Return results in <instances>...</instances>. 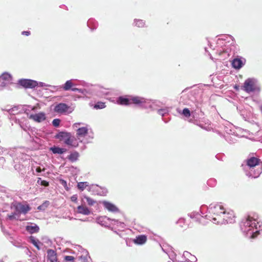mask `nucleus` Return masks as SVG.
I'll list each match as a JSON object with an SVG mask.
<instances>
[{"label": "nucleus", "mask_w": 262, "mask_h": 262, "mask_svg": "<svg viewBox=\"0 0 262 262\" xmlns=\"http://www.w3.org/2000/svg\"><path fill=\"white\" fill-rule=\"evenodd\" d=\"M262 223L258 220L256 213L248 215L243 218L240 223V228L243 233L248 238L256 237L262 229Z\"/></svg>", "instance_id": "2"}, {"label": "nucleus", "mask_w": 262, "mask_h": 262, "mask_svg": "<svg viewBox=\"0 0 262 262\" xmlns=\"http://www.w3.org/2000/svg\"><path fill=\"white\" fill-rule=\"evenodd\" d=\"M14 211L13 212V213H14V215L16 216L19 219L21 213L19 212V211H18L17 210V209L16 208V207L15 206H14Z\"/></svg>", "instance_id": "47"}, {"label": "nucleus", "mask_w": 262, "mask_h": 262, "mask_svg": "<svg viewBox=\"0 0 262 262\" xmlns=\"http://www.w3.org/2000/svg\"><path fill=\"white\" fill-rule=\"evenodd\" d=\"M84 199L86 200L87 203L90 206L94 205L96 202L93 199L86 195L84 196Z\"/></svg>", "instance_id": "39"}, {"label": "nucleus", "mask_w": 262, "mask_h": 262, "mask_svg": "<svg viewBox=\"0 0 262 262\" xmlns=\"http://www.w3.org/2000/svg\"><path fill=\"white\" fill-rule=\"evenodd\" d=\"M112 221L114 222L113 224L115 225L120 226L121 228H123L124 226V224L123 222H119L118 220L113 219Z\"/></svg>", "instance_id": "41"}, {"label": "nucleus", "mask_w": 262, "mask_h": 262, "mask_svg": "<svg viewBox=\"0 0 262 262\" xmlns=\"http://www.w3.org/2000/svg\"><path fill=\"white\" fill-rule=\"evenodd\" d=\"M199 212H192L188 214L187 217L181 218V224L183 225L181 227L184 229L189 227L190 224V219L198 220L199 216L204 217L205 212L207 214L204 217L210 220L214 224H223L225 223H233L235 222V215L232 210L227 211L224 206L220 203H213L209 207L206 205H202L200 207Z\"/></svg>", "instance_id": "1"}, {"label": "nucleus", "mask_w": 262, "mask_h": 262, "mask_svg": "<svg viewBox=\"0 0 262 262\" xmlns=\"http://www.w3.org/2000/svg\"><path fill=\"white\" fill-rule=\"evenodd\" d=\"M242 90L248 93L259 91L260 87L257 80L253 78H248L245 81Z\"/></svg>", "instance_id": "8"}, {"label": "nucleus", "mask_w": 262, "mask_h": 262, "mask_svg": "<svg viewBox=\"0 0 262 262\" xmlns=\"http://www.w3.org/2000/svg\"><path fill=\"white\" fill-rule=\"evenodd\" d=\"M79 157V153L74 151V152L70 154L67 157V158L72 162H76L78 160V158Z\"/></svg>", "instance_id": "29"}, {"label": "nucleus", "mask_w": 262, "mask_h": 262, "mask_svg": "<svg viewBox=\"0 0 262 262\" xmlns=\"http://www.w3.org/2000/svg\"><path fill=\"white\" fill-rule=\"evenodd\" d=\"M133 25L139 28H142L145 26V21L142 19H135Z\"/></svg>", "instance_id": "30"}, {"label": "nucleus", "mask_w": 262, "mask_h": 262, "mask_svg": "<svg viewBox=\"0 0 262 262\" xmlns=\"http://www.w3.org/2000/svg\"><path fill=\"white\" fill-rule=\"evenodd\" d=\"M162 247V250L164 252H165L167 254L169 258L171 259L173 261V262H177V261H175L174 260L175 254L172 252H171V253H169V251L168 250L165 249L163 247ZM178 262H179V261H178Z\"/></svg>", "instance_id": "35"}, {"label": "nucleus", "mask_w": 262, "mask_h": 262, "mask_svg": "<svg viewBox=\"0 0 262 262\" xmlns=\"http://www.w3.org/2000/svg\"><path fill=\"white\" fill-rule=\"evenodd\" d=\"M0 262H4V261L3 259H1Z\"/></svg>", "instance_id": "60"}, {"label": "nucleus", "mask_w": 262, "mask_h": 262, "mask_svg": "<svg viewBox=\"0 0 262 262\" xmlns=\"http://www.w3.org/2000/svg\"><path fill=\"white\" fill-rule=\"evenodd\" d=\"M195 112H191L188 108H184L181 112V115H183L185 118L186 120L190 122H192L195 118Z\"/></svg>", "instance_id": "15"}, {"label": "nucleus", "mask_w": 262, "mask_h": 262, "mask_svg": "<svg viewBox=\"0 0 262 262\" xmlns=\"http://www.w3.org/2000/svg\"><path fill=\"white\" fill-rule=\"evenodd\" d=\"M72 91L73 92H77L78 93H81L84 95H86L88 92V91L85 89H78V88H73Z\"/></svg>", "instance_id": "37"}, {"label": "nucleus", "mask_w": 262, "mask_h": 262, "mask_svg": "<svg viewBox=\"0 0 262 262\" xmlns=\"http://www.w3.org/2000/svg\"><path fill=\"white\" fill-rule=\"evenodd\" d=\"M88 131L86 127H82L77 130V138L81 142H82L81 138L84 137L88 134Z\"/></svg>", "instance_id": "22"}, {"label": "nucleus", "mask_w": 262, "mask_h": 262, "mask_svg": "<svg viewBox=\"0 0 262 262\" xmlns=\"http://www.w3.org/2000/svg\"><path fill=\"white\" fill-rule=\"evenodd\" d=\"M177 110L178 112L180 114V109L179 108H178Z\"/></svg>", "instance_id": "56"}, {"label": "nucleus", "mask_w": 262, "mask_h": 262, "mask_svg": "<svg viewBox=\"0 0 262 262\" xmlns=\"http://www.w3.org/2000/svg\"><path fill=\"white\" fill-rule=\"evenodd\" d=\"M226 135H224L225 140L230 144L234 143L237 141V136L234 131L228 127H225Z\"/></svg>", "instance_id": "11"}, {"label": "nucleus", "mask_w": 262, "mask_h": 262, "mask_svg": "<svg viewBox=\"0 0 262 262\" xmlns=\"http://www.w3.org/2000/svg\"><path fill=\"white\" fill-rule=\"evenodd\" d=\"M87 25L91 30H94L97 28L98 24L95 19L90 18L87 22Z\"/></svg>", "instance_id": "28"}, {"label": "nucleus", "mask_w": 262, "mask_h": 262, "mask_svg": "<svg viewBox=\"0 0 262 262\" xmlns=\"http://www.w3.org/2000/svg\"><path fill=\"white\" fill-rule=\"evenodd\" d=\"M110 220L108 217L106 216H100L97 218L96 221L98 224L102 225V226H106L105 225V221Z\"/></svg>", "instance_id": "32"}, {"label": "nucleus", "mask_w": 262, "mask_h": 262, "mask_svg": "<svg viewBox=\"0 0 262 262\" xmlns=\"http://www.w3.org/2000/svg\"><path fill=\"white\" fill-rule=\"evenodd\" d=\"M102 204L103 207L110 212H117L119 211V209L113 203L104 201L102 202Z\"/></svg>", "instance_id": "17"}, {"label": "nucleus", "mask_w": 262, "mask_h": 262, "mask_svg": "<svg viewBox=\"0 0 262 262\" xmlns=\"http://www.w3.org/2000/svg\"><path fill=\"white\" fill-rule=\"evenodd\" d=\"M20 127H21L22 129H23L24 130H25V128H24V126H23L21 124H20Z\"/></svg>", "instance_id": "53"}, {"label": "nucleus", "mask_w": 262, "mask_h": 262, "mask_svg": "<svg viewBox=\"0 0 262 262\" xmlns=\"http://www.w3.org/2000/svg\"><path fill=\"white\" fill-rule=\"evenodd\" d=\"M61 120L59 119H54L52 121V124L54 126L57 127L59 126Z\"/></svg>", "instance_id": "43"}, {"label": "nucleus", "mask_w": 262, "mask_h": 262, "mask_svg": "<svg viewBox=\"0 0 262 262\" xmlns=\"http://www.w3.org/2000/svg\"><path fill=\"white\" fill-rule=\"evenodd\" d=\"M64 259L67 261L75 262V257L73 256H64Z\"/></svg>", "instance_id": "40"}, {"label": "nucleus", "mask_w": 262, "mask_h": 262, "mask_svg": "<svg viewBox=\"0 0 262 262\" xmlns=\"http://www.w3.org/2000/svg\"><path fill=\"white\" fill-rule=\"evenodd\" d=\"M44 171V169H42L40 167H37L36 168V171L37 172H38V173H40L41 172V171Z\"/></svg>", "instance_id": "51"}, {"label": "nucleus", "mask_w": 262, "mask_h": 262, "mask_svg": "<svg viewBox=\"0 0 262 262\" xmlns=\"http://www.w3.org/2000/svg\"><path fill=\"white\" fill-rule=\"evenodd\" d=\"M48 262H58L57 261L56 252L52 249H49L47 251Z\"/></svg>", "instance_id": "21"}, {"label": "nucleus", "mask_w": 262, "mask_h": 262, "mask_svg": "<svg viewBox=\"0 0 262 262\" xmlns=\"http://www.w3.org/2000/svg\"><path fill=\"white\" fill-rule=\"evenodd\" d=\"M70 108V107L68 104L64 103H59L55 106L54 111L60 114L70 113L72 111H69Z\"/></svg>", "instance_id": "13"}, {"label": "nucleus", "mask_w": 262, "mask_h": 262, "mask_svg": "<svg viewBox=\"0 0 262 262\" xmlns=\"http://www.w3.org/2000/svg\"><path fill=\"white\" fill-rule=\"evenodd\" d=\"M77 212L83 215H89L91 213L90 210L86 207L80 205L77 207Z\"/></svg>", "instance_id": "25"}, {"label": "nucleus", "mask_w": 262, "mask_h": 262, "mask_svg": "<svg viewBox=\"0 0 262 262\" xmlns=\"http://www.w3.org/2000/svg\"><path fill=\"white\" fill-rule=\"evenodd\" d=\"M60 184L66 190H69V188L68 186L66 181L63 179H60L59 181Z\"/></svg>", "instance_id": "42"}, {"label": "nucleus", "mask_w": 262, "mask_h": 262, "mask_svg": "<svg viewBox=\"0 0 262 262\" xmlns=\"http://www.w3.org/2000/svg\"><path fill=\"white\" fill-rule=\"evenodd\" d=\"M12 81L11 75L8 72H4L0 75V90L6 86Z\"/></svg>", "instance_id": "9"}, {"label": "nucleus", "mask_w": 262, "mask_h": 262, "mask_svg": "<svg viewBox=\"0 0 262 262\" xmlns=\"http://www.w3.org/2000/svg\"><path fill=\"white\" fill-rule=\"evenodd\" d=\"M71 201L73 202H77V195L76 194H74V195H73L71 197Z\"/></svg>", "instance_id": "48"}, {"label": "nucleus", "mask_w": 262, "mask_h": 262, "mask_svg": "<svg viewBox=\"0 0 262 262\" xmlns=\"http://www.w3.org/2000/svg\"><path fill=\"white\" fill-rule=\"evenodd\" d=\"M105 106H106V105L105 104V103L101 102V101H99V102H97L94 105V108L96 109V110L102 109V108H105Z\"/></svg>", "instance_id": "36"}, {"label": "nucleus", "mask_w": 262, "mask_h": 262, "mask_svg": "<svg viewBox=\"0 0 262 262\" xmlns=\"http://www.w3.org/2000/svg\"><path fill=\"white\" fill-rule=\"evenodd\" d=\"M93 90L95 91L96 95L99 97H102L107 95L109 93L107 90L99 86L95 87Z\"/></svg>", "instance_id": "19"}, {"label": "nucleus", "mask_w": 262, "mask_h": 262, "mask_svg": "<svg viewBox=\"0 0 262 262\" xmlns=\"http://www.w3.org/2000/svg\"><path fill=\"white\" fill-rule=\"evenodd\" d=\"M209 56H210V58H211V59H213V57H212V56H211V54H209Z\"/></svg>", "instance_id": "57"}, {"label": "nucleus", "mask_w": 262, "mask_h": 262, "mask_svg": "<svg viewBox=\"0 0 262 262\" xmlns=\"http://www.w3.org/2000/svg\"><path fill=\"white\" fill-rule=\"evenodd\" d=\"M30 241L38 250L40 249L39 244H40L41 243L38 239H36L35 237L31 236L30 237Z\"/></svg>", "instance_id": "31"}, {"label": "nucleus", "mask_w": 262, "mask_h": 262, "mask_svg": "<svg viewBox=\"0 0 262 262\" xmlns=\"http://www.w3.org/2000/svg\"><path fill=\"white\" fill-rule=\"evenodd\" d=\"M196 258L188 251H185L181 256V262H195Z\"/></svg>", "instance_id": "16"}, {"label": "nucleus", "mask_w": 262, "mask_h": 262, "mask_svg": "<svg viewBox=\"0 0 262 262\" xmlns=\"http://www.w3.org/2000/svg\"><path fill=\"white\" fill-rule=\"evenodd\" d=\"M80 220L81 221H83V222H85V221H87L86 220H81V219H80Z\"/></svg>", "instance_id": "58"}, {"label": "nucleus", "mask_w": 262, "mask_h": 262, "mask_svg": "<svg viewBox=\"0 0 262 262\" xmlns=\"http://www.w3.org/2000/svg\"><path fill=\"white\" fill-rule=\"evenodd\" d=\"M260 111H261V112L262 113V105L260 106Z\"/></svg>", "instance_id": "59"}, {"label": "nucleus", "mask_w": 262, "mask_h": 262, "mask_svg": "<svg viewBox=\"0 0 262 262\" xmlns=\"http://www.w3.org/2000/svg\"><path fill=\"white\" fill-rule=\"evenodd\" d=\"M168 262H170V261H168Z\"/></svg>", "instance_id": "61"}, {"label": "nucleus", "mask_w": 262, "mask_h": 262, "mask_svg": "<svg viewBox=\"0 0 262 262\" xmlns=\"http://www.w3.org/2000/svg\"><path fill=\"white\" fill-rule=\"evenodd\" d=\"M107 192V190L106 188H103L102 193L103 194L105 195Z\"/></svg>", "instance_id": "52"}, {"label": "nucleus", "mask_w": 262, "mask_h": 262, "mask_svg": "<svg viewBox=\"0 0 262 262\" xmlns=\"http://www.w3.org/2000/svg\"><path fill=\"white\" fill-rule=\"evenodd\" d=\"M260 160L255 157L248 158L242 164L246 175L249 178H257L262 172V165Z\"/></svg>", "instance_id": "4"}, {"label": "nucleus", "mask_w": 262, "mask_h": 262, "mask_svg": "<svg viewBox=\"0 0 262 262\" xmlns=\"http://www.w3.org/2000/svg\"><path fill=\"white\" fill-rule=\"evenodd\" d=\"M55 137L71 147H77L78 146V143L75 142V138L72 136L70 133L60 132L55 136Z\"/></svg>", "instance_id": "7"}, {"label": "nucleus", "mask_w": 262, "mask_h": 262, "mask_svg": "<svg viewBox=\"0 0 262 262\" xmlns=\"http://www.w3.org/2000/svg\"><path fill=\"white\" fill-rule=\"evenodd\" d=\"M233 43H234L233 36L230 35H222L217 40L215 47L212 49V54H216L222 58H225L229 55L231 52L229 46Z\"/></svg>", "instance_id": "3"}, {"label": "nucleus", "mask_w": 262, "mask_h": 262, "mask_svg": "<svg viewBox=\"0 0 262 262\" xmlns=\"http://www.w3.org/2000/svg\"><path fill=\"white\" fill-rule=\"evenodd\" d=\"M50 202L49 201H45L41 205L37 207V209L40 211H45L49 206Z\"/></svg>", "instance_id": "33"}, {"label": "nucleus", "mask_w": 262, "mask_h": 262, "mask_svg": "<svg viewBox=\"0 0 262 262\" xmlns=\"http://www.w3.org/2000/svg\"><path fill=\"white\" fill-rule=\"evenodd\" d=\"M14 206L16 207L18 211H19L20 213L24 214H26L31 209L29 205H23L20 203H18Z\"/></svg>", "instance_id": "20"}, {"label": "nucleus", "mask_w": 262, "mask_h": 262, "mask_svg": "<svg viewBox=\"0 0 262 262\" xmlns=\"http://www.w3.org/2000/svg\"><path fill=\"white\" fill-rule=\"evenodd\" d=\"M147 240V237L145 235H141L136 237L134 239V242L135 244L138 245H142L144 244Z\"/></svg>", "instance_id": "26"}, {"label": "nucleus", "mask_w": 262, "mask_h": 262, "mask_svg": "<svg viewBox=\"0 0 262 262\" xmlns=\"http://www.w3.org/2000/svg\"><path fill=\"white\" fill-rule=\"evenodd\" d=\"M73 79L67 80L63 85L61 86V88L66 91H72L73 86L75 85L73 82Z\"/></svg>", "instance_id": "23"}, {"label": "nucleus", "mask_w": 262, "mask_h": 262, "mask_svg": "<svg viewBox=\"0 0 262 262\" xmlns=\"http://www.w3.org/2000/svg\"><path fill=\"white\" fill-rule=\"evenodd\" d=\"M245 63V59L244 58H234L232 62V67L236 69H241Z\"/></svg>", "instance_id": "18"}, {"label": "nucleus", "mask_w": 262, "mask_h": 262, "mask_svg": "<svg viewBox=\"0 0 262 262\" xmlns=\"http://www.w3.org/2000/svg\"><path fill=\"white\" fill-rule=\"evenodd\" d=\"M20 127H21L22 129H23L24 130H25V128H24V126H23L21 124H20Z\"/></svg>", "instance_id": "54"}, {"label": "nucleus", "mask_w": 262, "mask_h": 262, "mask_svg": "<svg viewBox=\"0 0 262 262\" xmlns=\"http://www.w3.org/2000/svg\"><path fill=\"white\" fill-rule=\"evenodd\" d=\"M21 34L26 36H29L30 35V32L29 31H24L21 32Z\"/></svg>", "instance_id": "50"}, {"label": "nucleus", "mask_w": 262, "mask_h": 262, "mask_svg": "<svg viewBox=\"0 0 262 262\" xmlns=\"http://www.w3.org/2000/svg\"><path fill=\"white\" fill-rule=\"evenodd\" d=\"M143 108L149 109L151 111H156L157 113L162 117V120L165 123H167L169 121V120H166L164 117L168 114L169 108L162 107V103L160 101L146 99Z\"/></svg>", "instance_id": "5"}, {"label": "nucleus", "mask_w": 262, "mask_h": 262, "mask_svg": "<svg viewBox=\"0 0 262 262\" xmlns=\"http://www.w3.org/2000/svg\"><path fill=\"white\" fill-rule=\"evenodd\" d=\"M8 218L10 220H18V218L14 215L13 212H12L11 214H8Z\"/></svg>", "instance_id": "45"}, {"label": "nucleus", "mask_w": 262, "mask_h": 262, "mask_svg": "<svg viewBox=\"0 0 262 262\" xmlns=\"http://www.w3.org/2000/svg\"><path fill=\"white\" fill-rule=\"evenodd\" d=\"M16 107H12L11 108L8 110L2 109L3 111H6L8 112L10 115H14V111H15Z\"/></svg>", "instance_id": "46"}, {"label": "nucleus", "mask_w": 262, "mask_h": 262, "mask_svg": "<svg viewBox=\"0 0 262 262\" xmlns=\"http://www.w3.org/2000/svg\"><path fill=\"white\" fill-rule=\"evenodd\" d=\"M50 150L54 154H62L67 151V149L54 146L50 148Z\"/></svg>", "instance_id": "24"}, {"label": "nucleus", "mask_w": 262, "mask_h": 262, "mask_svg": "<svg viewBox=\"0 0 262 262\" xmlns=\"http://www.w3.org/2000/svg\"><path fill=\"white\" fill-rule=\"evenodd\" d=\"M37 183L45 187H47L49 185L48 182L45 180H42L40 178H38Z\"/></svg>", "instance_id": "38"}, {"label": "nucleus", "mask_w": 262, "mask_h": 262, "mask_svg": "<svg viewBox=\"0 0 262 262\" xmlns=\"http://www.w3.org/2000/svg\"><path fill=\"white\" fill-rule=\"evenodd\" d=\"M146 99L132 95H125L119 96L117 100L118 104L122 105H129L134 104L135 105L143 108Z\"/></svg>", "instance_id": "6"}, {"label": "nucleus", "mask_w": 262, "mask_h": 262, "mask_svg": "<svg viewBox=\"0 0 262 262\" xmlns=\"http://www.w3.org/2000/svg\"><path fill=\"white\" fill-rule=\"evenodd\" d=\"M29 118V119H32L38 123L42 122L46 119V114L43 112H39L35 114H31Z\"/></svg>", "instance_id": "14"}, {"label": "nucleus", "mask_w": 262, "mask_h": 262, "mask_svg": "<svg viewBox=\"0 0 262 262\" xmlns=\"http://www.w3.org/2000/svg\"><path fill=\"white\" fill-rule=\"evenodd\" d=\"M89 183L88 182H79L77 184V188L80 191H83L87 186H89Z\"/></svg>", "instance_id": "34"}, {"label": "nucleus", "mask_w": 262, "mask_h": 262, "mask_svg": "<svg viewBox=\"0 0 262 262\" xmlns=\"http://www.w3.org/2000/svg\"><path fill=\"white\" fill-rule=\"evenodd\" d=\"M26 230L30 233L33 234L37 233L39 230V228L38 226H37L36 224H34V225H28L26 227Z\"/></svg>", "instance_id": "27"}, {"label": "nucleus", "mask_w": 262, "mask_h": 262, "mask_svg": "<svg viewBox=\"0 0 262 262\" xmlns=\"http://www.w3.org/2000/svg\"><path fill=\"white\" fill-rule=\"evenodd\" d=\"M80 249L81 251H79L75 256V262H88V251L81 247Z\"/></svg>", "instance_id": "12"}, {"label": "nucleus", "mask_w": 262, "mask_h": 262, "mask_svg": "<svg viewBox=\"0 0 262 262\" xmlns=\"http://www.w3.org/2000/svg\"><path fill=\"white\" fill-rule=\"evenodd\" d=\"M207 184L208 185L213 187L216 184V180L214 179H210L208 181Z\"/></svg>", "instance_id": "44"}, {"label": "nucleus", "mask_w": 262, "mask_h": 262, "mask_svg": "<svg viewBox=\"0 0 262 262\" xmlns=\"http://www.w3.org/2000/svg\"><path fill=\"white\" fill-rule=\"evenodd\" d=\"M18 83L25 88H35L38 84V82L29 79H21L18 81Z\"/></svg>", "instance_id": "10"}, {"label": "nucleus", "mask_w": 262, "mask_h": 262, "mask_svg": "<svg viewBox=\"0 0 262 262\" xmlns=\"http://www.w3.org/2000/svg\"><path fill=\"white\" fill-rule=\"evenodd\" d=\"M188 89V88H186V89H185L184 90H183V91L181 92V93H184V92L186 91H187V90Z\"/></svg>", "instance_id": "55"}, {"label": "nucleus", "mask_w": 262, "mask_h": 262, "mask_svg": "<svg viewBox=\"0 0 262 262\" xmlns=\"http://www.w3.org/2000/svg\"><path fill=\"white\" fill-rule=\"evenodd\" d=\"M38 84L37 86H39L40 87H44V86H48V85H47L45 83H43V82H38Z\"/></svg>", "instance_id": "49"}]
</instances>
